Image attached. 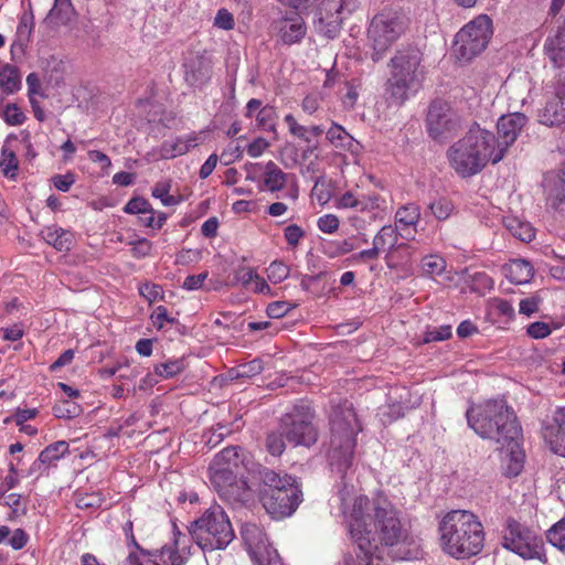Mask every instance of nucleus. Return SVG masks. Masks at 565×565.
<instances>
[{"mask_svg": "<svg viewBox=\"0 0 565 565\" xmlns=\"http://www.w3.org/2000/svg\"><path fill=\"white\" fill-rule=\"evenodd\" d=\"M347 526L353 545L361 553L373 555L380 546H412L398 555L401 559L417 556V544L409 536L402 522L401 512L384 495L373 499L359 495L354 499L351 511L347 515Z\"/></svg>", "mask_w": 565, "mask_h": 565, "instance_id": "nucleus-1", "label": "nucleus"}, {"mask_svg": "<svg viewBox=\"0 0 565 565\" xmlns=\"http://www.w3.org/2000/svg\"><path fill=\"white\" fill-rule=\"evenodd\" d=\"M439 546L455 559H468L481 553L484 527L477 514L469 510H451L438 523Z\"/></svg>", "mask_w": 565, "mask_h": 565, "instance_id": "nucleus-2", "label": "nucleus"}, {"mask_svg": "<svg viewBox=\"0 0 565 565\" xmlns=\"http://www.w3.org/2000/svg\"><path fill=\"white\" fill-rule=\"evenodd\" d=\"M468 426L482 438L509 445L521 436V426L504 399H489L466 412Z\"/></svg>", "mask_w": 565, "mask_h": 565, "instance_id": "nucleus-3", "label": "nucleus"}, {"mask_svg": "<svg viewBox=\"0 0 565 565\" xmlns=\"http://www.w3.org/2000/svg\"><path fill=\"white\" fill-rule=\"evenodd\" d=\"M423 53L416 45L399 47L390 60V76L385 83L386 99L402 106L424 81Z\"/></svg>", "mask_w": 565, "mask_h": 565, "instance_id": "nucleus-4", "label": "nucleus"}, {"mask_svg": "<svg viewBox=\"0 0 565 565\" xmlns=\"http://www.w3.org/2000/svg\"><path fill=\"white\" fill-rule=\"evenodd\" d=\"M495 136L479 126L471 127L463 138L454 143L448 150L450 166L466 178L480 172L488 162H494Z\"/></svg>", "mask_w": 565, "mask_h": 565, "instance_id": "nucleus-5", "label": "nucleus"}, {"mask_svg": "<svg viewBox=\"0 0 565 565\" xmlns=\"http://www.w3.org/2000/svg\"><path fill=\"white\" fill-rule=\"evenodd\" d=\"M259 500L273 519L290 516L301 502V490L295 477L269 468L258 470Z\"/></svg>", "mask_w": 565, "mask_h": 565, "instance_id": "nucleus-6", "label": "nucleus"}, {"mask_svg": "<svg viewBox=\"0 0 565 565\" xmlns=\"http://www.w3.org/2000/svg\"><path fill=\"white\" fill-rule=\"evenodd\" d=\"M331 448L328 454L332 471L341 478L352 466L353 452L356 445L355 436L360 430L356 415L348 402L334 406L330 415Z\"/></svg>", "mask_w": 565, "mask_h": 565, "instance_id": "nucleus-7", "label": "nucleus"}, {"mask_svg": "<svg viewBox=\"0 0 565 565\" xmlns=\"http://www.w3.org/2000/svg\"><path fill=\"white\" fill-rule=\"evenodd\" d=\"M189 532L203 551L224 550L235 536L230 519L220 505L211 507L193 521Z\"/></svg>", "mask_w": 565, "mask_h": 565, "instance_id": "nucleus-8", "label": "nucleus"}, {"mask_svg": "<svg viewBox=\"0 0 565 565\" xmlns=\"http://www.w3.org/2000/svg\"><path fill=\"white\" fill-rule=\"evenodd\" d=\"M407 28L405 15L395 10H383L374 15L369 28V39L372 43V60L380 61Z\"/></svg>", "mask_w": 565, "mask_h": 565, "instance_id": "nucleus-9", "label": "nucleus"}, {"mask_svg": "<svg viewBox=\"0 0 565 565\" xmlns=\"http://www.w3.org/2000/svg\"><path fill=\"white\" fill-rule=\"evenodd\" d=\"M316 409L311 402L299 401L291 413L281 418L280 429H284L287 441L295 446L309 447L317 440V430L312 424Z\"/></svg>", "mask_w": 565, "mask_h": 565, "instance_id": "nucleus-10", "label": "nucleus"}, {"mask_svg": "<svg viewBox=\"0 0 565 565\" xmlns=\"http://www.w3.org/2000/svg\"><path fill=\"white\" fill-rule=\"evenodd\" d=\"M492 20L480 14L456 34L455 51L459 58L470 61L487 47L492 36Z\"/></svg>", "mask_w": 565, "mask_h": 565, "instance_id": "nucleus-11", "label": "nucleus"}, {"mask_svg": "<svg viewBox=\"0 0 565 565\" xmlns=\"http://www.w3.org/2000/svg\"><path fill=\"white\" fill-rule=\"evenodd\" d=\"M502 546L524 559L543 561L545 556L542 539L534 531L512 518L507 519Z\"/></svg>", "mask_w": 565, "mask_h": 565, "instance_id": "nucleus-12", "label": "nucleus"}, {"mask_svg": "<svg viewBox=\"0 0 565 565\" xmlns=\"http://www.w3.org/2000/svg\"><path fill=\"white\" fill-rule=\"evenodd\" d=\"M427 130L435 140L452 137L461 127L460 116L444 100H434L427 114Z\"/></svg>", "mask_w": 565, "mask_h": 565, "instance_id": "nucleus-13", "label": "nucleus"}, {"mask_svg": "<svg viewBox=\"0 0 565 565\" xmlns=\"http://www.w3.org/2000/svg\"><path fill=\"white\" fill-rule=\"evenodd\" d=\"M545 105L539 110V121L547 127L565 124V74H557L546 85Z\"/></svg>", "mask_w": 565, "mask_h": 565, "instance_id": "nucleus-14", "label": "nucleus"}, {"mask_svg": "<svg viewBox=\"0 0 565 565\" xmlns=\"http://www.w3.org/2000/svg\"><path fill=\"white\" fill-rule=\"evenodd\" d=\"M526 122L527 117L522 113L503 115L499 118L497 124L498 137H495L494 142V162L504 158L509 147L514 143Z\"/></svg>", "mask_w": 565, "mask_h": 565, "instance_id": "nucleus-15", "label": "nucleus"}, {"mask_svg": "<svg viewBox=\"0 0 565 565\" xmlns=\"http://www.w3.org/2000/svg\"><path fill=\"white\" fill-rule=\"evenodd\" d=\"M184 81L193 88H202L207 85L213 75V62L206 53H192L184 63Z\"/></svg>", "mask_w": 565, "mask_h": 565, "instance_id": "nucleus-16", "label": "nucleus"}, {"mask_svg": "<svg viewBox=\"0 0 565 565\" xmlns=\"http://www.w3.org/2000/svg\"><path fill=\"white\" fill-rule=\"evenodd\" d=\"M541 435L548 449L565 458V407H556L551 419L542 424Z\"/></svg>", "mask_w": 565, "mask_h": 565, "instance_id": "nucleus-17", "label": "nucleus"}, {"mask_svg": "<svg viewBox=\"0 0 565 565\" xmlns=\"http://www.w3.org/2000/svg\"><path fill=\"white\" fill-rule=\"evenodd\" d=\"M544 189L551 207L557 209L559 204L565 203V163L545 175Z\"/></svg>", "mask_w": 565, "mask_h": 565, "instance_id": "nucleus-18", "label": "nucleus"}, {"mask_svg": "<svg viewBox=\"0 0 565 565\" xmlns=\"http://www.w3.org/2000/svg\"><path fill=\"white\" fill-rule=\"evenodd\" d=\"M242 539L247 546L250 554L255 556L262 555V550H267V536L266 533L263 531L262 527H259L255 523H245L242 526L241 530Z\"/></svg>", "mask_w": 565, "mask_h": 565, "instance_id": "nucleus-19", "label": "nucleus"}, {"mask_svg": "<svg viewBox=\"0 0 565 565\" xmlns=\"http://www.w3.org/2000/svg\"><path fill=\"white\" fill-rule=\"evenodd\" d=\"M544 52L555 67H565V33L556 31L554 35L547 36ZM558 74H565V71H561Z\"/></svg>", "mask_w": 565, "mask_h": 565, "instance_id": "nucleus-20", "label": "nucleus"}, {"mask_svg": "<svg viewBox=\"0 0 565 565\" xmlns=\"http://www.w3.org/2000/svg\"><path fill=\"white\" fill-rule=\"evenodd\" d=\"M74 13L71 0H55L43 23L50 28L65 25L72 21Z\"/></svg>", "mask_w": 565, "mask_h": 565, "instance_id": "nucleus-21", "label": "nucleus"}, {"mask_svg": "<svg viewBox=\"0 0 565 565\" xmlns=\"http://www.w3.org/2000/svg\"><path fill=\"white\" fill-rule=\"evenodd\" d=\"M41 235L47 244L58 252H67L72 247L73 234L56 225L45 227L42 230Z\"/></svg>", "mask_w": 565, "mask_h": 565, "instance_id": "nucleus-22", "label": "nucleus"}, {"mask_svg": "<svg viewBox=\"0 0 565 565\" xmlns=\"http://www.w3.org/2000/svg\"><path fill=\"white\" fill-rule=\"evenodd\" d=\"M218 495L230 504H243L250 499V490L245 480L237 478L226 486Z\"/></svg>", "mask_w": 565, "mask_h": 565, "instance_id": "nucleus-23", "label": "nucleus"}, {"mask_svg": "<svg viewBox=\"0 0 565 565\" xmlns=\"http://www.w3.org/2000/svg\"><path fill=\"white\" fill-rule=\"evenodd\" d=\"M534 275L533 266L525 259H514L507 268V277L516 285L529 282Z\"/></svg>", "mask_w": 565, "mask_h": 565, "instance_id": "nucleus-24", "label": "nucleus"}, {"mask_svg": "<svg viewBox=\"0 0 565 565\" xmlns=\"http://www.w3.org/2000/svg\"><path fill=\"white\" fill-rule=\"evenodd\" d=\"M288 174L285 173L276 163L269 161L264 172V186L270 192H277L284 189Z\"/></svg>", "mask_w": 565, "mask_h": 565, "instance_id": "nucleus-25", "label": "nucleus"}, {"mask_svg": "<svg viewBox=\"0 0 565 565\" xmlns=\"http://www.w3.org/2000/svg\"><path fill=\"white\" fill-rule=\"evenodd\" d=\"M21 87V78L19 70L12 64L0 66V89L7 95L19 90Z\"/></svg>", "mask_w": 565, "mask_h": 565, "instance_id": "nucleus-26", "label": "nucleus"}, {"mask_svg": "<svg viewBox=\"0 0 565 565\" xmlns=\"http://www.w3.org/2000/svg\"><path fill=\"white\" fill-rule=\"evenodd\" d=\"M195 146V138H177L174 140H166L161 147V157L164 159L175 158L186 153Z\"/></svg>", "mask_w": 565, "mask_h": 565, "instance_id": "nucleus-27", "label": "nucleus"}, {"mask_svg": "<svg viewBox=\"0 0 565 565\" xmlns=\"http://www.w3.org/2000/svg\"><path fill=\"white\" fill-rule=\"evenodd\" d=\"M11 137L4 141L0 156V168L7 178H14L19 168L15 151L10 148Z\"/></svg>", "mask_w": 565, "mask_h": 565, "instance_id": "nucleus-28", "label": "nucleus"}, {"mask_svg": "<svg viewBox=\"0 0 565 565\" xmlns=\"http://www.w3.org/2000/svg\"><path fill=\"white\" fill-rule=\"evenodd\" d=\"M68 454V444L64 440L53 443L45 447L39 455V462L35 466L54 465Z\"/></svg>", "mask_w": 565, "mask_h": 565, "instance_id": "nucleus-29", "label": "nucleus"}, {"mask_svg": "<svg viewBox=\"0 0 565 565\" xmlns=\"http://www.w3.org/2000/svg\"><path fill=\"white\" fill-rule=\"evenodd\" d=\"M398 241L397 227L393 225H384L373 238V245L379 252L391 250Z\"/></svg>", "mask_w": 565, "mask_h": 565, "instance_id": "nucleus-30", "label": "nucleus"}, {"mask_svg": "<svg viewBox=\"0 0 565 565\" xmlns=\"http://www.w3.org/2000/svg\"><path fill=\"white\" fill-rule=\"evenodd\" d=\"M210 481L217 493L225 489L231 482L238 478V473L226 470L214 465L209 467Z\"/></svg>", "mask_w": 565, "mask_h": 565, "instance_id": "nucleus-31", "label": "nucleus"}, {"mask_svg": "<svg viewBox=\"0 0 565 565\" xmlns=\"http://www.w3.org/2000/svg\"><path fill=\"white\" fill-rule=\"evenodd\" d=\"M239 451V447H227L220 451L210 465H214L215 467L220 468H222V465H227V467L241 470L243 460L241 458Z\"/></svg>", "mask_w": 565, "mask_h": 565, "instance_id": "nucleus-32", "label": "nucleus"}, {"mask_svg": "<svg viewBox=\"0 0 565 565\" xmlns=\"http://www.w3.org/2000/svg\"><path fill=\"white\" fill-rule=\"evenodd\" d=\"M420 218V209L415 203L401 206L395 213V222L401 226H416Z\"/></svg>", "mask_w": 565, "mask_h": 565, "instance_id": "nucleus-33", "label": "nucleus"}, {"mask_svg": "<svg viewBox=\"0 0 565 565\" xmlns=\"http://www.w3.org/2000/svg\"><path fill=\"white\" fill-rule=\"evenodd\" d=\"M285 122L291 135L307 143L311 141V137H318V126L306 127L300 125L291 114L285 116Z\"/></svg>", "mask_w": 565, "mask_h": 565, "instance_id": "nucleus-34", "label": "nucleus"}, {"mask_svg": "<svg viewBox=\"0 0 565 565\" xmlns=\"http://www.w3.org/2000/svg\"><path fill=\"white\" fill-rule=\"evenodd\" d=\"M353 249V245L347 239L342 241H329L320 239V252L330 258H334L344 255Z\"/></svg>", "mask_w": 565, "mask_h": 565, "instance_id": "nucleus-35", "label": "nucleus"}, {"mask_svg": "<svg viewBox=\"0 0 565 565\" xmlns=\"http://www.w3.org/2000/svg\"><path fill=\"white\" fill-rule=\"evenodd\" d=\"M151 556L158 557L160 565H183L184 557L175 546L164 545L160 550L151 551Z\"/></svg>", "mask_w": 565, "mask_h": 565, "instance_id": "nucleus-36", "label": "nucleus"}, {"mask_svg": "<svg viewBox=\"0 0 565 565\" xmlns=\"http://www.w3.org/2000/svg\"><path fill=\"white\" fill-rule=\"evenodd\" d=\"M185 369L183 359L169 360L164 363L154 365V373L162 379L173 377Z\"/></svg>", "mask_w": 565, "mask_h": 565, "instance_id": "nucleus-37", "label": "nucleus"}, {"mask_svg": "<svg viewBox=\"0 0 565 565\" xmlns=\"http://www.w3.org/2000/svg\"><path fill=\"white\" fill-rule=\"evenodd\" d=\"M305 35V28L300 22H285L280 26V38L284 43L292 44L301 40Z\"/></svg>", "mask_w": 565, "mask_h": 565, "instance_id": "nucleus-38", "label": "nucleus"}, {"mask_svg": "<svg viewBox=\"0 0 565 565\" xmlns=\"http://www.w3.org/2000/svg\"><path fill=\"white\" fill-rule=\"evenodd\" d=\"M316 148V145L313 147L308 146L307 149H305L302 152V167L306 169L308 173H311V179H313L315 181L311 190V195H313L316 190L318 189V177H316V172L318 171L316 159H318V154H315Z\"/></svg>", "mask_w": 565, "mask_h": 565, "instance_id": "nucleus-39", "label": "nucleus"}, {"mask_svg": "<svg viewBox=\"0 0 565 565\" xmlns=\"http://www.w3.org/2000/svg\"><path fill=\"white\" fill-rule=\"evenodd\" d=\"M507 227L514 237L522 242H531L535 237L534 230L529 223L511 220Z\"/></svg>", "mask_w": 565, "mask_h": 565, "instance_id": "nucleus-40", "label": "nucleus"}, {"mask_svg": "<svg viewBox=\"0 0 565 565\" xmlns=\"http://www.w3.org/2000/svg\"><path fill=\"white\" fill-rule=\"evenodd\" d=\"M351 139V136L339 125L332 124L327 130L326 140L335 148L344 147Z\"/></svg>", "mask_w": 565, "mask_h": 565, "instance_id": "nucleus-41", "label": "nucleus"}, {"mask_svg": "<svg viewBox=\"0 0 565 565\" xmlns=\"http://www.w3.org/2000/svg\"><path fill=\"white\" fill-rule=\"evenodd\" d=\"M82 408L78 404L71 401H61L53 406V414L57 418L71 419L78 416Z\"/></svg>", "mask_w": 565, "mask_h": 565, "instance_id": "nucleus-42", "label": "nucleus"}, {"mask_svg": "<svg viewBox=\"0 0 565 565\" xmlns=\"http://www.w3.org/2000/svg\"><path fill=\"white\" fill-rule=\"evenodd\" d=\"M285 440L287 439L284 429L279 428V430L268 434L266 438V448L268 452L273 456H280L286 448Z\"/></svg>", "mask_w": 565, "mask_h": 565, "instance_id": "nucleus-43", "label": "nucleus"}, {"mask_svg": "<svg viewBox=\"0 0 565 565\" xmlns=\"http://www.w3.org/2000/svg\"><path fill=\"white\" fill-rule=\"evenodd\" d=\"M454 204L447 198H439L429 204V210L439 221L447 220L454 212Z\"/></svg>", "mask_w": 565, "mask_h": 565, "instance_id": "nucleus-44", "label": "nucleus"}, {"mask_svg": "<svg viewBox=\"0 0 565 565\" xmlns=\"http://www.w3.org/2000/svg\"><path fill=\"white\" fill-rule=\"evenodd\" d=\"M335 206L339 209H356L359 211L369 210V204L364 200L355 198L350 191L335 200Z\"/></svg>", "mask_w": 565, "mask_h": 565, "instance_id": "nucleus-45", "label": "nucleus"}, {"mask_svg": "<svg viewBox=\"0 0 565 565\" xmlns=\"http://www.w3.org/2000/svg\"><path fill=\"white\" fill-rule=\"evenodd\" d=\"M548 542L562 552H565V519L557 522L547 532Z\"/></svg>", "mask_w": 565, "mask_h": 565, "instance_id": "nucleus-46", "label": "nucleus"}, {"mask_svg": "<svg viewBox=\"0 0 565 565\" xmlns=\"http://www.w3.org/2000/svg\"><path fill=\"white\" fill-rule=\"evenodd\" d=\"M128 214H153L156 213L151 204L143 198L130 199L124 207Z\"/></svg>", "mask_w": 565, "mask_h": 565, "instance_id": "nucleus-47", "label": "nucleus"}, {"mask_svg": "<svg viewBox=\"0 0 565 565\" xmlns=\"http://www.w3.org/2000/svg\"><path fill=\"white\" fill-rule=\"evenodd\" d=\"M422 267L426 275H440L446 268V262L437 255H430L423 259Z\"/></svg>", "mask_w": 565, "mask_h": 565, "instance_id": "nucleus-48", "label": "nucleus"}, {"mask_svg": "<svg viewBox=\"0 0 565 565\" xmlns=\"http://www.w3.org/2000/svg\"><path fill=\"white\" fill-rule=\"evenodd\" d=\"M34 26V17L31 4H29V12H25L20 18L17 34L20 41H29L32 29Z\"/></svg>", "mask_w": 565, "mask_h": 565, "instance_id": "nucleus-49", "label": "nucleus"}, {"mask_svg": "<svg viewBox=\"0 0 565 565\" xmlns=\"http://www.w3.org/2000/svg\"><path fill=\"white\" fill-rule=\"evenodd\" d=\"M169 191H170L169 183L159 182L152 189V196L160 199L162 204L166 206H172V205L178 204L180 202V199L174 195H170Z\"/></svg>", "mask_w": 565, "mask_h": 565, "instance_id": "nucleus-50", "label": "nucleus"}, {"mask_svg": "<svg viewBox=\"0 0 565 565\" xmlns=\"http://www.w3.org/2000/svg\"><path fill=\"white\" fill-rule=\"evenodd\" d=\"M267 276L274 284L281 282L289 276V268L282 262L275 260L267 268Z\"/></svg>", "mask_w": 565, "mask_h": 565, "instance_id": "nucleus-51", "label": "nucleus"}, {"mask_svg": "<svg viewBox=\"0 0 565 565\" xmlns=\"http://www.w3.org/2000/svg\"><path fill=\"white\" fill-rule=\"evenodd\" d=\"M2 117L11 126L21 125L25 120V115L17 104H8L2 110Z\"/></svg>", "mask_w": 565, "mask_h": 565, "instance_id": "nucleus-52", "label": "nucleus"}, {"mask_svg": "<svg viewBox=\"0 0 565 565\" xmlns=\"http://www.w3.org/2000/svg\"><path fill=\"white\" fill-rule=\"evenodd\" d=\"M451 326L445 324L440 326L439 328H433L427 329L424 333V342L430 343V342H437V341H444L451 337Z\"/></svg>", "mask_w": 565, "mask_h": 565, "instance_id": "nucleus-53", "label": "nucleus"}, {"mask_svg": "<svg viewBox=\"0 0 565 565\" xmlns=\"http://www.w3.org/2000/svg\"><path fill=\"white\" fill-rule=\"evenodd\" d=\"M140 555L131 552L127 557L129 565H160L158 557L151 556V551L140 548Z\"/></svg>", "mask_w": 565, "mask_h": 565, "instance_id": "nucleus-54", "label": "nucleus"}, {"mask_svg": "<svg viewBox=\"0 0 565 565\" xmlns=\"http://www.w3.org/2000/svg\"><path fill=\"white\" fill-rule=\"evenodd\" d=\"M263 361L254 359L247 363L238 365L236 370V377H253L263 371Z\"/></svg>", "mask_w": 565, "mask_h": 565, "instance_id": "nucleus-55", "label": "nucleus"}, {"mask_svg": "<svg viewBox=\"0 0 565 565\" xmlns=\"http://www.w3.org/2000/svg\"><path fill=\"white\" fill-rule=\"evenodd\" d=\"M214 25L226 31L234 29L233 14L226 9H220L214 19Z\"/></svg>", "mask_w": 565, "mask_h": 565, "instance_id": "nucleus-56", "label": "nucleus"}, {"mask_svg": "<svg viewBox=\"0 0 565 565\" xmlns=\"http://www.w3.org/2000/svg\"><path fill=\"white\" fill-rule=\"evenodd\" d=\"M320 205L328 203L335 195V183L330 179L326 180L324 177L320 175Z\"/></svg>", "mask_w": 565, "mask_h": 565, "instance_id": "nucleus-57", "label": "nucleus"}, {"mask_svg": "<svg viewBox=\"0 0 565 565\" xmlns=\"http://www.w3.org/2000/svg\"><path fill=\"white\" fill-rule=\"evenodd\" d=\"M291 310V305L287 301H274L267 306L266 312L269 318L279 319Z\"/></svg>", "mask_w": 565, "mask_h": 565, "instance_id": "nucleus-58", "label": "nucleus"}, {"mask_svg": "<svg viewBox=\"0 0 565 565\" xmlns=\"http://www.w3.org/2000/svg\"><path fill=\"white\" fill-rule=\"evenodd\" d=\"M53 185L62 192H67L75 182L73 173L67 172L66 174H55L52 178Z\"/></svg>", "mask_w": 565, "mask_h": 565, "instance_id": "nucleus-59", "label": "nucleus"}, {"mask_svg": "<svg viewBox=\"0 0 565 565\" xmlns=\"http://www.w3.org/2000/svg\"><path fill=\"white\" fill-rule=\"evenodd\" d=\"M129 244L132 246V248H131L132 255L137 258H142V257L148 256L150 254L151 247H152L151 242L148 241L147 238H139L138 241L131 242Z\"/></svg>", "mask_w": 565, "mask_h": 565, "instance_id": "nucleus-60", "label": "nucleus"}, {"mask_svg": "<svg viewBox=\"0 0 565 565\" xmlns=\"http://www.w3.org/2000/svg\"><path fill=\"white\" fill-rule=\"evenodd\" d=\"M153 320V324L157 326L158 329L163 327V322L175 323L177 319L169 316L168 309L164 306H158L151 316Z\"/></svg>", "mask_w": 565, "mask_h": 565, "instance_id": "nucleus-61", "label": "nucleus"}, {"mask_svg": "<svg viewBox=\"0 0 565 565\" xmlns=\"http://www.w3.org/2000/svg\"><path fill=\"white\" fill-rule=\"evenodd\" d=\"M527 334L533 339H543L551 334V328L545 322H533L527 327Z\"/></svg>", "mask_w": 565, "mask_h": 565, "instance_id": "nucleus-62", "label": "nucleus"}, {"mask_svg": "<svg viewBox=\"0 0 565 565\" xmlns=\"http://www.w3.org/2000/svg\"><path fill=\"white\" fill-rule=\"evenodd\" d=\"M257 275L258 274L255 271V269L243 266L235 271L234 278L246 287L249 284L254 282Z\"/></svg>", "mask_w": 565, "mask_h": 565, "instance_id": "nucleus-63", "label": "nucleus"}, {"mask_svg": "<svg viewBox=\"0 0 565 565\" xmlns=\"http://www.w3.org/2000/svg\"><path fill=\"white\" fill-rule=\"evenodd\" d=\"M339 218L333 214L320 216V231L324 233H333L339 228Z\"/></svg>", "mask_w": 565, "mask_h": 565, "instance_id": "nucleus-64", "label": "nucleus"}]
</instances>
